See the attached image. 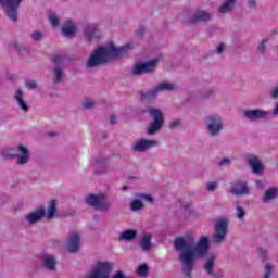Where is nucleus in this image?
<instances>
[{
  "mask_svg": "<svg viewBox=\"0 0 278 278\" xmlns=\"http://www.w3.org/2000/svg\"><path fill=\"white\" fill-rule=\"evenodd\" d=\"M174 247L179 255V261L182 264V270L187 277H190V273L194 268V260L199 257H204V270L208 275H216L214 268L216 267V254L208 253L210 251V238L203 236L199 239L197 244H194V236L186 235L184 237H178L174 241Z\"/></svg>",
  "mask_w": 278,
  "mask_h": 278,
  "instance_id": "f257e3e1",
  "label": "nucleus"
},
{
  "mask_svg": "<svg viewBox=\"0 0 278 278\" xmlns=\"http://www.w3.org/2000/svg\"><path fill=\"white\" fill-rule=\"evenodd\" d=\"M131 49H134L131 43H126L122 47H116L114 43L100 46L89 56L87 61V68L105 66V64H110L112 60H123V58H127V53H129Z\"/></svg>",
  "mask_w": 278,
  "mask_h": 278,
  "instance_id": "f03ea898",
  "label": "nucleus"
},
{
  "mask_svg": "<svg viewBox=\"0 0 278 278\" xmlns=\"http://www.w3.org/2000/svg\"><path fill=\"white\" fill-rule=\"evenodd\" d=\"M110 270H112L110 263H98L87 275V278H131L127 277L125 273L121 270L116 271L112 277H110Z\"/></svg>",
  "mask_w": 278,
  "mask_h": 278,
  "instance_id": "7ed1b4c3",
  "label": "nucleus"
},
{
  "mask_svg": "<svg viewBox=\"0 0 278 278\" xmlns=\"http://www.w3.org/2000/svg\"><path fill=\"white\" fill-rule=\"evenodd\" d=\"M149 114L152 118L151 124L147 128L148 136H154L164 126V113L160 109L150 108Z\"/></svg>",
  "mask_w": 278,
  "mask_h": 278,
  "instance_id": "20e7f679",
  "label": "nucleus"
},
{
  "mask_svg": "<svg viewBox=\"0 0 278 278\" xmlns=\"http://www.w3.org/2000/svg\"><path fill=\"white\" fill-rule=\"evenodd\" d=\"M23 0H0V8L4 10V14L9 21L16 23L18 21V8Z\"/></svg>",
  "mask_w": 278,
  "mask_h": 278,
  "instance_id": "39448f33",
  "label": "nucleus"
},
{
  "mask_svg": "<svg viewBox=\"0 0 278 278\" xmlns=\"http://www.w3.org/2000/svg\"><path fill=\"white\" fill-rule=\"evenodd\" d=\"M87 205L94 207V210H108L110 203L105 193L89 194L85 198Z\"/></svg>",
  "mask_w": 278,
  "mask_h": 278,
  "instance_id": "423d86ee",
  "label": "nucleus"
},
{
  "mask_svg": "<svg viewBox=\"0 0 278 278\" xmlns=\"http://www.w3.org/2000/svg\"><path fill=\"white\" fill-rule=\"evenodd\" d=\"M229 227V223L227 219H218L215 223V233L212 237V242L214 244H220L227 238V229Z\"/></svg>",
  "mask_w": 278,
  "mask_h": 278,
  "instance_id": "0eeeda50",
  "label": "nucleus"
},
{
  "mask_svg": "<svg viewBox=\"0 0 278 278\" xmlns=\"http://www.w3.org/2000/svg\"><path fill=\"white\" fill-rule=\"evenodd\" d=\"M270 116V111L262 109H247L243 111V117L251 123H257V121H264Z\"/></svg>",
  "mask_w": 278,
  "mask_h": 278,
  "instance_id": "6e6552de",
  "label": "nucleus"
},
{
  "mask_svg": "<svg viewBox=\"0 0 278 278\" xmlns=\"http://www.w3.org/2000/svg\"><path fill=\"white\" fill-rule=\"evenodd\" d=\"M206 128L211 136H218L223 131V117L220 115L210 116Z\"/></svg>",
  "mask_w": 278,
  "mask_h": 278,
  "instance_id": "1a4fd4ad",
  "label": "nucleus"
},
{
  "mask_svg": "<svg viewBox=\"0 0 278 278\" xmlns=\"http://www.w3.org/2000/svg\"><path fill=\"white\" fill-rule=\"evenodd\" d=\"M175 88H177L175 86V84L168 83V81H163V83L159 84L152 90L148 91L144 94V97H146V99H155V97H157V94H160V92H165V91L170 92V91L175 90Z\"/></svg>",
  "mask_w": 278,
  "mask_h": 278,
  "instance_id": "9d476101",
  "label": "nucleus"
},
{
  "mask_svg": "<svg viewBox=\"0 0 278 278\" xmlns=\"http://www.w3.org/2000/svg\"><path fill=\"white\" fill-rule=\"evenodd\" d=\"M79 247H81V235L78 231H72L67 238L66 251L68 253H77Z\"/></svg>",
  "mask_w": 278,
  "mask_h": 278,
  "instance_id": "9b49d317",
  "label": "nucleus"
},
{
  "mask_svg": "<svg viewBox=\"0 0 278 278\" xmlns=\"http://www.w3.org/2000/svg\"><path fill=\"white\" fill-rule=\"evenodd\" d=\"M212 13L203 10H197L192 16L187 20V25H198V23H210Z\"/></svg>",
  "mask_w": 278,
  "mask_h": 278,
  "instance_id": "f8f14e48",
  "label": "nucleus"
},
{
  "mask_svg": "<svg viewBox=\"0 0 278 278\" xmlns=\"http://www.w3.org/2000/svg\"><path fill=\"white\" fill-rule=\"evenodd\" d=\"M245 162L249 164L255 175H262L264 173V163H262L257 155L247 154Z\"/></svg>",
  "mask_w": 278,
  "mask_h": 278,
  "instance_id": "ddd939ff",
  "label": "nucleus"
},
{
  "mask_svg": "<svg viewBox=\"0 0 278 278\" xmlns=\"http://www.w3.org/2000/svg\"><path fill=\"white\" fill-rule=\"evenodd\" d=\"M153 147H157V141L137 139L132 144V151H136L137 153H144V151H149V149H153Z\"/></svg>",
  "mask_w": 278,
  "mask_h": 278,
  "instance_id": "4468645a",
  "label": "nucleus"
},
{
  "mask_svg": "<svg viewBox=\"0 0 278 278\" xmlns=\"http://www.w3.org/2000/svg\"><path fill=\"white\" fill-rule=\"evenodd\" d=\"M159 64H160L159 58H154L149 61H140L132 67V71H155Z\"/></svg>",
  "mask_w": 278,
  "mask_h": 278,
  "instance_id": "2eb2a0df",
  "label": "nucleus"
},
{
  "mask_svg": "<svg viewBox=\"0 0 278 278\" xmlns=\"http://www.w3.org/2000/svg\"><path fill=\"white\" fill-rule=\"evenodd\" d=\"M15 157L16 163L20 164L21 166L27 164L30 157L29 149L23 144L17 146L15 150Z\"/></svg>",
  "mask_w": 278,
  "mask_h": 278,
  "instance_id": "dca6fc26",
  "label": "nucleus"
},
{
  "mask_svg": "<svg viewBox=\"0 0 278 278\" xmlns=\"http://www.w3.org/2000/svg\"><path fill=\"white\" fill-rule=\"evenodd\" d=\"M230 192L231 194H236V197H244L247 194H250L251 189H249L247 181L238 180L231 186Z\"/></svg>",
  "mask_w": 278,
  "mask_h": 278,
  "instance_id": "f3484780",
  "label": "nucleus"
},
{
  "mask_svg": "<svg viewBox=\"0 0 278 278\" xmlns=\"http://www.w3.org/2000/svg\"><path fill=\"white\" fill-rule=\"evenodd\" d=\"M46 214H47V211H45V207H39L36 211L28 213L25 219L29 225H35V223L42 220Z\"/></svg>",
  "mask_w": 278,
  "mask_h": 278,
  "instance_id": "a211bd4d",
  "label": "nucleus"
},
{
  "mask_svg": "<svg viewBox=\"0 0 278 278\" xmlns=\"http://www.w3.org/2000/svg\"><path fill=\"white\" fill-rule=\"evenodd\" d=\"M14 99L22 112H29V105H27V102L25 101V93H23V90L16 89Z\"/></svg>",
  "mask_w": 278,
  "mask_h": 278,
  "instance_id": "6ab92c4d",
  "label": "nucleus"
},
{
  "mask_svg": "<svg viewBox=\"0 0 278 278\" xmlns=\"http://www.w3.org/2000/svg\"><path fill=\"white\" fill-rule=\"evenodd\" d=\"M61 31L66 38H75L77 28L74 26L73 21L68 20L65 24H63Z\"/></svg>",
  "mask_w": 278,
  "mask_h": 278,
  "instance_id": "aec40b11",
  "label": "nucleus"
},
{
  "mask_svg": "<svg viewBox=\"0 0 278 278\" xmlns=\"http://www.w3.org/2000/svg\"><path fill=\"white\" fill-rule=\"evenodd\" d=\"M238 4V0H224L222 5L218 8L219 14H229L233 12L236 5Z\"/></svg>",
  "mask_w": 278,
  "mask_h": 278,
  "instance_id": "412c9836",
  "label": "nucleus"
},
{
  "mask_svg": "<svg viewBox=\"0 0 278 278\" xmlns=\"http://www.w3.org/2000/svg\"><path fill=\"white\" fill-rule=\"evenodd\" d=\"M42 264L48 270H55V266H58V261L53 257V255L45 254L42 256Z\"/></svg>",
  "mask_w": 278,
  "mask_h": 278,
  "instance_id": "4be33fe9",
  "label": "nucleus"
},
{
  "mask_svg": "<svg viewBox=\"0 0 278 278\" xmlns=\"http://www.w3.org/2000/svg\"><path fill=\"white\" fill-rule=\"evenodd\" d=\"M96 27L87 26L85 28V36L89 42H92V40H99V35Z\"/></svg>",
  "mask_w": 278,
  "mask_h": 278,
  "instance_id": "5701e85b",
  "label": "nucleus"
},
{
  "mask_svg": "<svg viewBox=\"0 0 278 278\" xmlns=\"http://www.w3.org/2000/svg\"><path fill=\"white\" fill-rule=\"evenodd\" d=\"M151 233H143L142 237H141V241H140V247L141 249H143V251H151V247H152V243H151Z\"/></svg>",
  "mask_w": 278,
  "mask_h": 278,
  "instance_id": "b1692460",
  "label": "nucleus"
},
{
  "mask_svg": "<svg viewBox=\"0 0 278 278\" xmlns=\"http://www.w3.org/2000/svg\"><path fill=\"white\" fill-rule=\"evenodd\" d=\"M277 197H278V188L273 187V188H269L265 192V194L263 197V201H264V203H268V202L273 201L274 199H277Z\"/></svg>",
  "mask_w": 278,
  "mask_h": 278,
  "instance_id": "393cba45",
  "label": "nucleus"
},
{
  "mask_svg": "<svg viewBox=\"0 0 278 278\" xmlns=\"http://www.w3.org/2000/svg\"><path fill=\"white\" fill-rule=\"evenodd\" d=\"M136 236H138V231L125 230L119 233V240H126L127 242H131V240L136 239Z\"/></svg>",
  "mask_w": 278,
  "mask_h": 278,
  "instance_id": "a878e982",
  "label": "nucleus"
},
{
  "mask_svg": "<svg viewBox=\"0 0 278 278\" xmlns=\"http://www.w3.org/2000/svg\"><path fill=\"white\" fill-rule=\"evenodd\" d=\"M56 207L58 204L55 203V200H51L46 213L47 220H51V218L55 216Z\"/></svg>",
  "mask_w": 278,
  "mask_h": 278,
  "instance_id": "bb28decb",
  "label": "nucleus"
},
{
  "mask_svg": "<svg viewBox=\"0 0 278 278\" xmlns=\"http://www.w3.org/2000/svg\"><path fill=\"white\" fill-rule=\"evenodd\" d=\"M270 41V39L265 38L262 41H260L256 51L260 55H266V45H268V42Z\"/></svg>",
  "mask_w": 278,
  "mask_h": 278,
  "instance_id": "cd10ccee",
  "label": "nucleus"
},
{
  "mask_svg": "<svg viewBox=\"0 0 278 278\" xmlns=\"http://www.w3.org/2000/svg\"><path fill=\"white\" fill-rule=\"evenodd\" d=\"M236 216L238 218V220H244V216H247V212L244 211V208L240 205L236 206Z\"/></svg>",
  "mask_w": 278,
  "mask_h": 278,
  "instance_id": "c85d7f7f",
  "label": "nucleus"
},
{
  "mask_svg": "<svg viewBox=\"0 0 278 278\" xmlns=\"http://www.w3.org/2000/svg\"><path fill=\"white\" fill-rule=\"evenodd\" d=\"M83 108H85V110H92V108H94V100L90 98L85 99L83 102Z\"/></svg>",
  "mask_w": 278,
  "mask_h": 278,
  "instance_id": "c756f323",
  "label": "nucleus"
},
{
  "mask_svg": "<svg viewBox=\"0 0 278 278\" xmlns=\"http://www.w3.org/2000/svg\"><path fill=\"white\" fill-rule=\"evenodd\" d=\"M148 273H149V268L147 267V265H140L137 268V275H139V277H147Z\"/></svg>",
  "mask_w": 278,
  "mask_h": 278,
  "instance_id": "7c9ffc66",
  "label": "nucleus"
},
{
  "mask_svg": "<svg viewBox=\"0 0 278 278\" xmlns=\"http://www.w3.org/2000/svg\"><path fill=\"white\" fill-rule=\"evenodd\" d=\"M270 275H273V264L267 263L264 268L263 278H270Z\"/></svg>",
  "mask_w": 278,
  "mask_h": 278,
  "instance_id": "2f4dec72",
  "label": "nucleus"
},
{
  "mask_svg": "<svg viewBox=\"0 0 278 278\" xmlns=\"http://www.w3.org/2000/svg\"><path fill=\"white\" fill-rule=\"evenodd\" d=\"M49 21L53 27H58V25H60V17H58V14L55 13L50 14Z\"/></svg>",
  "mask_w": 278,
  "mask_h": 278,
  "instance_id": "473e14b6",
  "label": "nucleus"
},
{
  "mask_svg": "<svg viewBox=\"0 0 278 278\" xmlns=\"http://www.w3.org/2000/svg\"><path fill=\"white\" fill-rule=\"evenodd\" d=\"M13 47H14L15 51H17L18 53H25V51H27V47H25V45H23L21 42L13 43Z\"/></svg>",
  "mask_w": 278,
  "mask_h": 278,
  "instance_id": "72a5a7b5",
  "label": "nucleus"
},
{
  "mask_svg": "<svg viewBox=\"0 0 278 278\" xmlns=\"http://www.w3.org/2000/svg\"><path fill=\"white\" fill-rule=\"evenodd\" d=\"M52 62L56 65L54 67V71H61L60 64H62V56L60 54H56L52 58Z\"/></svg>",
  "mask_w": 278,
  "mask_h": 278,
  "instance_id": "f704fd0d",
  "label": "nucleus"
},
{
  "mask_svg": "<svg viewBox=\"0 0 278 278\" xmlns=\"http://www.w3.org/2000/svg\"><path fill=\"white\" fill-rule=\"evenodd\" d=\"M130 207L134 212H138V210H142V202L140 200H135L131 202Z\"/></svg>",
  "mask_w": 278,
  "mask_h": 278,
  "instance_id": "c9c22d12",
  "label": "nucleus"
},
{
  "mask_svg": "<svg viewBox=\"0 0 278 278\" xmlns=\"http://www.w3.org/2000/svg\"><path fill=\"white\" fill-rule=\"evenodd\" d=\"M42 38H45V34H42L41 31H34L31 34V39L35 41V42H40V40H42Z\"/></svg>",
  "mask_w": 278,
  "mask_h": 278,
  "instance_id": "e433bc0d",
  "label": "nucleus"
},
{
  "mask_svg": "<svg viewBox=\"0 0 278 278\" xmlns=\"http://www.w3.org/2000/svg\"><path fill=\"white\" fill-rule=\"evenodd\" d=\"M64 79V72L62 71H55L54 72V81L58 84Z\"/></svg>",
  "mask_w": 278,
  "mask_h": 278,
  "instance_id": "4c0bfd02",
  "label": "nucleus"
},
{
  "mask_svg": "<svg viewBox=\"0 0 278 278\" xmlns=\"http://www.w3.org/2000/svg\"><path fill=\"white\" fill-rule=\"evenodd\" d=\"M218 166H231V159L224 157L218 161Z\"/></svg>",
  "mask_w": 278,
  "mask_h": 278,
  "instance_id": "58836bf2",
  "label": "nucleus"
},
{
  "mask_svg": "<svg viewBox=\"0 0 278 278\" xmlns=\"http://www.w3.org/2000/svg\"><path fill=\"white\" fill-rule=\"evenodd\" d=\"M25 86L28 90H36L38 88V85L34 80H26Z\"/></svg>",
  "mask_w": 278,
  "mask_h": 278,
  "instance_id": "ea45409f",
  "label": "nucleus"
},
{
  "mask_svg": "<svg viewBox=\"0 0 278 278\" xmlns=\"http://www.w3.org/2000/svg\"><path fill=\"white\" fill-rule=\"evenodd\" d=\"M218 187V184L216 181H211L206 185V190L208 192H214L216 188Z\"/></svg>",
  "mask_w": 278,
  "mask_h": 278,
  "instance_id": "a19ab883",
  "label": "nucleus"
},
{
  "mask_svg": "<svg viewBox=\"0 0 278 278\" xmlns=\"http://www.w3.org/2000/svg\"><path fill=\"white\" fill-rule=\"evenodd\" d=\"M144 26H141L138 28V30H136V36H138V38H142L144 36Z\"/></svg>",
  "mask_w": 278,
  "mask_h": 278,
  "instance_id": "79ce46f5",
  "label": "nucleus"
},
{
  "mask_svg": "<svg viewBox=\"0 0 278 278\" xmlns=\"http://www.w3.org/2000/svg\"><path fill=\"white\" fill-rule=\"evenodd\" d=\"M224 51H225V45L224 43H219L217 46V48H216L217 55H220Z\"/></svg>",
  "mask_w": 278,
  "mask_h": 278,
  "instance_id": "37998d69",
  "label": "nucleus"
},
{
  "mask_svg": "<svg viewBox=\"0 0 278 278\" xmlns=\"http://www.w3.org/2000/svg\"><path fill=\"white\" fill-rule=\"evenodd\" d=\"M180 125H181V121L180 119H174L170 123L172 129H175V127H179Z\"/></svg>",
  "mask_w": 278,
  "mask_h": 278,
  "instance_id": "c03bdc74",
  "label": "nucleus"
},
{
  "mask_svg": "<svg viewBox=\"0 0 278 278\" xmlns=\"http://www.w3.org/2000/svg\"><path fill=\"white\" fill-rule=\"evenodd\" d=\"M273 99H278V86L274 87L270 91Z\"/></svg>",
  "mask_w": 278,
  "mask_h": 278,
  "instance_id": "a18cd8bd",
  "label": "nucleus"
},
{
  "mask_svg": "<svg viewBox=\"0 0 278 278\" xmlns=\"http://www.w3.org/2000/svg\"><path fill=\"white\" fill-rule=\"evenodd\" d=\"M143 201H148V203H152L153 202V198H151V195L148 194H143L140 197Z\"/></svg>",
  "mask_w": 278,
  "mask_h": 278,
  "instance_id": "49530a36",
  "label": "nucleus"
},
{
  "mask_svg": "<svg viewBox=\"0 0 278 278\" xmlns=\"http://www.w3.org/2000/svg\"><path fill=\"white\" fill-rule=\"evenodd\" d=\"M248 5L249 8H257V2H255V0H248Z\"/></svg>",
  "mask_w": 278,
  "mask_h": 278,
  "instance_id": "de8ad7c7",
  "label": "nucleus"
},
{
  "mask_svg": "<svg viewBox=\"0 0 278 278\" xmlns=\"http://www.w3.org/2000/svg\"><path fill=\"white\" fill-rule=\"evenodd\" d=\"M273 116H278V103L276 104V106L273 111Z\"/></svg>",
  "mask_w": 278,
  "mask_h": 278,
  "instance_id": "09e8293b",
  "label": "nucleus"
},
{
  "mask_svg": "<svg viewBox=\"0 0 278 278\" xmlns=\"http://www.w3.org/2000/svg\"><path fill=\"white\" fill-rule=\"evenodd\" d=\"M134 75H142V71H135Z\"/></svg>",
  "mask_w": 278,
  "mask_h": 278,
  "instance_id": "8fccbe9b",
  "label": "nucleus"
},
{
  "mask_svg": "<svg viewBox=\"0 0 278 278\" xmlns=\"http://www.w3.org/2000/svg\"><path fill=\"white\" fill-rule=\"evenodd\" d=\"M256 185L258 186V188H262V180H257Z\"/></svg>",
  "mask_w": 278,
  "mask_h": 278,
  "instance_id": "3c124183",
  "label": "nucleus"
},
{
  "mask_svg": "<svg viewBox=\"0 0 278 278\" xmlns=\"http://www.w3.org/2000/svg\"><path fill=\"white\" fill-rule=\"evenodd\" d=\"M258 253H266V251H264L262 248H258Z\"/></svg>",
  "mask_w": 278,
  "mask_h": 278,
  "instance_id": "603ef678",
  "label": "nucleus"
},
{
  "mask_svg": "<svg viewBox=\"0 0 278 278\" xmlns=\"http://www.w3.org/2000/svg\"><path fill=\"white\" fill-rule=\"evenodd\" d=\"M9 81H14V78L8 77Z\"/></svg>",
  "mask_w": 278,
  "mask_h": 278,
  "instance_id": "864d4df0",
  "label": "nucleus"
},
{
  "mask_svg": "<svg viewBox=\"0 0 278 278\" xmlns=\"http://www.w3.org/2000/svg\"><path fill=\"white\" fill-rule=\"evenodd\" d=\"M122 190H127V187H123Z\"/></svg>",
  "mask_w": 278,
  "mask_h": 278,
  "instance_id": "5fc2aeb1",
  "label": "nucleus"
},
{
  "mask_svg": "<svg viewBox=\"0 0 278 278\" xmlns=\"http://www.w3.org/2000/svg\"><path fill=\"white\" fill-rule=\"evenodd\" d=\"M111 123H114V119H111Z\"/></svg>",
  "mask_w": 278,
  "mask_h": 278,
  "instance_id": "6e6d98bb",
  "label": "nucleus"
}]
</instances>
